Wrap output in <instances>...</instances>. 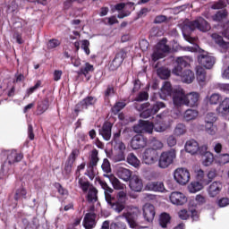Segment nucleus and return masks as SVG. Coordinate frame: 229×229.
<instances>
[{
    "label": "nucleus",
    "mask_w": 229,
    "mask_h": 229,
    "mask_svg": "<svg viewBox=\"0 0 229 229\" xmlns=\"http://www.w3.org/2000/svg\"><path fill=\"white\" fill-rule=\"evenodd\" d=\"M149 99V94L147 91H141L135 98L134 101L137 103H142V101H148Z\"/></svg>",
    "instance_id": "55"
},
{
    "label": "nucleus",
    "mask_w": 229,
    "mask_h": 229,
    "mask_svg": "<svg viewBox=\"0 0 229 229\" xmlns=\"http://www.w3.org/2000/svg\"><path fill=\"white\" fill-rule=\"evenodd\" d=\"M49 108V98L39 100L37 106V115H42L45 112H47Z\"/></svg>",
    "instance_id": "26"
},
{
    "label": "nucleus",
    "mask_w": 229,
    "mask_h": 229,
    "mask_svg": "<svg viewBox=\"0 0 229 229\" xmlns=\"http://www.w3.org/2000/svg\"><path fill=\"white\" fill-rule=\"evenodd\" d=\"M198 63L202 67H205V69H210L216 64V57L208 55L207 52H203L198 55Z\"/></svg>",
    "instance_id": "10"
},
{
    "label": "nucleus",
    "mask_w": 229,
    "mask_h": 229,
    "mask_svg": "<svg viewBox=\"0 0 229 229\" xmlns=\"http://www.w3.org/2000/svg\"><path fill=\"white\" fill-rule=\"evenodd\" d=\"M106 178H108L110 183L113 185V188L115 189V191H121V189H124V186L123 183H121V181L117 179L115 176L112 174H104Z\"/></svg>",
    "instance_id": "31"
},
{
    "label": "nucleus",
    "mask_w": 229,
    "mask_h": 229,
    "mask_svg": "<svg viewBox=\"0 0 229 229\" xmlns=\"http://www.w3.org/2000/svg\"><path fill=\"white\" fill-rule=\"evenodd\" d=\"M226 17H228V12L226 10H221L212 16V20L215 21V22H221V21H225Z\"/></svg>",
    "instance_id": "40"
},
{
    "label": "nucleus",
    "mask_w": 229,
    "mask_h": 229,
    "mask_svg": "<svg viewBox=\"0 0 229 229\" xmlns=\"http://www.w3.org/2000/svg\"><path fill=\"white\" fill-rule=\"evenodd\" d=\"M208 101L211 105H219L223 101V96L219 93H213L209 98Z\"/></svg>",
    "instance_id": "48"
},
{
    "label": "nucleus",
    "mask_w": 229,
    "mask_h": 229,
    "mask_svg": "<svg viewBox=\"0 0 229 229\" xmlns=\"http://www.w3.org/2000/svg\"><path fill=\"white\" fill-rule=\"evenodd\" d=\"M222 35L223 37H225V38H227V40H229V21H226L223 24Z\"/></svg>",
    "instance_id": "64"
},
{
    "label": "nucleus",
    "mask_w": 229,
    "mask_h": 229,
    "mask_svg": "<svg viewBox=\"0 0 229 229\" xmlns=\"http://www.w3.org/2000/svg\"><path fill=\"white\" fill-rule=\"evenodd\" d=\"M169 199L173 205H176L177 207L187 203V196L180 191H173L169 196Z\"/></svg>",
    "instance_id": "13"
},
{
    "label": "nucleus",
    "mask_w": 229,
    "mask_h": 229,
    "mask_svg": "<svg viewBox=\"0 0 229 229\" xmlns=\"http://www.w3.org/2000/svg\"><path fill=\"white\" fill-rule=\"evenodd\" d=\"M101 168L104 171V173H112V167L110 166V161H108L107 158H105L103 160Z\"/></svg>",
    "instance_id": "61"
},
{
    "label": "nucleus",
    "mask_w": 229,
    "mask_h": 229,
    "mask_svg": "<svg viewBox=\"0 0 229 229\" xmlns=\"http://www.w3.org/2000/svg\"><path fill=\"white\" fill-rule=\"evenodd\" d=\"M110 229H126V224L123 222H112L110 224Z\"/></svg>",
    "instance_id": "62"
},
{
    "label": "nucleus",
    "mask_w": 229,
    "mask_h": 229,
    "mask_svg": "<svg viewBox=\"0 0 229 229\" xmlns=\"http://www.w3.org/2000/svg\"><path fill=\"white\" fill-rule=\"evenodd\" d=\"M28 194V191H26V189L24 188H19L16 190V192L14 194V199L15 201H19L21 199L23 198V199H26V195Z\"/></svg>",
    "instance_id": "49"
},
{
    "label": "nucleus",
    "mask_w": 229,
    "mask_h": 229,
    "mask_svg": "<svg viewBox=\"0 0 229 229\" xmlns=\"http://www.w3.org/2000/svg\"><path fill=\"white\" fill-rule=\"evenodd\" d=\"M217 162L220 164V165H225L226 164H229V154L228 153H224V154H219L217 157Z\"/></svg>",
    "instance_id": "53"
},
{
    "label": "nucleus",
    "mask_w": 229,
    "mask_h": 229,
    "mask_svg": "<svg viewBox=\"0 0 229 229\" xmlns=\"http://www.w3.org/2000/svg\"><path fill=\"white\" fill-rule=\"evenodd\" d=\"M203 182H199V181L191 182V184L188 186V191L191 194H196V192H199L201 189H203Z\"/></svg>",
    "instance_id": "34"
},
{
    "label": "nucleus",
    "mask_w": 229,
    "mask_h": 229,
    "mask_svg": "<svg viewBox=\"0 0 229 229\" xmlns=\"http://www.w3.org/2000/svg\"><path fill=\"white\" fill-rule=\"evenodd\" d=\"M113 162H124L126 160V155L124 152L118 151L116 154L112 156Z\"/></svg>",
    "instance_id": "54"
},
{
    "label": "nucleus",
    "mask_w": 229,
    "mask_h": 229,
    "mask_svg": "<svg viewBox=\"0 0 229 229\" xmlns=\"http://www.w3.org/2000/svg\"><path fill=\"white\" fill-rule=\"evenodd\" d=\"M93 71L94 65L86 63L84 67L80 68V70L77 72V74H82L83 76H87L89 72H92Z\"/></svg>",
    "instance_id": "43"
},
{
    "label": "nucleus",
    "mask_w": 229,
    "mask_h": 229,
    "mask_svg": "<svg viewBox=\"0 0 229 229\" xmlns=\"http://www.w3.org/2000/svg\"><path fill=\"white\" fill-rule=\"evenodd\" d=\"M157 50L163 53V55H165V53H171V47L169 45H167V39L163 38L159 43L157 44Z\"/></svg>",
    "instance_id": "36"
},
{
    "label": "nucleus",
    "mask_w": 229,
    "mask_h": 229,
    "mask_svg": "<svg viewBox=\"0 0 229 229\" xmlns=\"http://www.w3.org/2000/svg\"><path fill=\"white\" fill-rule=\"evenodd\" d=\"M162 108H165V103L164 102L157 101L152 106L149 102L143 103L139 108V111L140 112V117L142 119H149L152 115L158 114Z\"/></svg>",
    "instance_id": "3"
},
{
    "label": "nucleus",
    "mask_w": 229,
    "mask_h": 229,
    "mask_svg": "<svg viewBox=\"0 0 229 229\" xmlns=\"http://www.w3.org/2000/svg\"><path fill=\"white\" fill-rule=\"evenodd\" d=\"M149 146H150V148H148L149 149H154L155 151H158L162 149V148H164V143L158 139L153 137L150 139Z\"/></svg>",
    "instance_id": "35"
},
{
    "label": "nucleus",
    "mask_w": 229,
    "mask_h": 229,
    "mask_svg": "<svg viewBox=\"0 0 229 229\" xmlns=\"http://www.w3.org/2000/svg\"><path fill=\"white\" fill-rule=\"evenodd\" d=\"M112 123H104L102 128L99 130V135H101L104 140H110L112 139Z\"/></svg>",
    "instance_id": "19"
},
{
    "label": "nucleus",
    "mask_w": 229,
    "mask_h": 229,
    "mask_svg": "<svg viewBox=\"0 0 229 229\" xmlns=\"http://www.w3.org/2000/svg\"><path fill=\"white\" fill-rule=\"evenodd\" d=\"M157 76L161 79V80H167L170 76H171V71H169V69L167 68H158L157 71Z\"/></svg>",
    "instance_id": "45"
},
{
    "label": "nucleus",
    "mask_w": 229,
    "mask_h": 229,
    "mask_svg": "<svg viewBox=\"0 0 229 229\" xmlns=\"http://www.w3.org/2000/svg\"><path fill=\"white\" fill-rule=\"evenodd\" d=\"M196 180L204 185H208V180L205 179V172L201 169L196 172Z\"/></svg>",
    "instance_id": "51"
},
{
    "label": "nucleus",
    "mask_w": 229,
    "mask_h": 229,
    "mask_svg": "<svg viewBox=\"0 0 229 229\" xmlns=\"http://www.w3.org/2000/svg\"><path fill=\"white\" fill-rule=\"evenodd\" d=\"M100 185L104 190L105 199L109 208H112V210L117 214H121V212L126 208V201H128V196L126 195V192L123 191H119L115 199V197L112 196L114 189L110 188V186H108L106 182H101Z\"/></svg>",
    "instance_id": "1"
},
{
    "label": "nucleus",
    "mask_w": 229,
    "mask_h": 229,
    "mask_svg": "<svg viewBox=\"0 0 229 229\" xmlns=\"http://www.w3.org/2000/svg\"><path fill=\"white\" fill-rule=\"evenodd\" d=\"M218 114H229V98H225V100L220 101L219 106L216 107Z\"/></svg>",
    "instance_id": "32"
},
{
    "label": "nucleus",
    "mask_w": 229,
    "mask_h": 229,
    "mask_svg": "<svg viewBox=\"0 0 229 229\" xmlns=\"http://www.w3.org/2000/svg\"><path fill=\"white\" fill-rule=\"evenodd\" d=\"M123 217H124L130 228L139 229V223H137V219H139V215L137 214V212H127L123 215Z\"/></svg>",
    "instance_id": "14"
},
{
    "label": "nucleus",
    "mask_w": 229,
    "mask_h": 229,
    "mask_svg": "<svg viewBox=\"0 0 229 229\" xmlns=\"http://www.w3.org/2000/svg\"><path fill=\"white\" fill-rule=\"evenodd\" d=\"M87 200L89 203H96V201H98V189H96L95 187L89 189Z\"/></svg>",
    "instance_id": "37"
},
{
    "label": "nucleus",
    "mask_w": 229,
    "mask_h": 229,
    "mask_svg": "<svg viewBox=\"0 0 229 229\" xmlns=\"http://www.w3.org/2000/svg\"><path fill=\"white\" fill-rule=\"evenodd\" d=\"M155 131L157 133H162L169 128V122L165 118H161L159 121H157L155 124Z\"/></svg>",
    "instance_id": "27"
},
{
    "label": "nucleus",
    "mask_w": 229,
    "mask_h": 229,
    "mask_svg": "<svg viewBox=\"0 0 229 229\" xmlns=\"http://www.w3.org/2000/svg\"><path fill=\"white\" fill-rule=\"evenodd\" d=\"M173 103L175 108H180V106H187V97L183 89H178L174 91Z\"/></svg>",
    "instance_id": "9"
},
{
    "label": "nucleus",
    "mask_w": 229,
    "mask_h": 229,
    "mask_svg": "<svg viewBox=\"0 0 229 229\" xmlns=\"http://www.w3.org/2000/svg\"><path fill=\"white\" fill-rule=\"evenodd\" d=\"M115 94V89H114V86L108 85L106 89L104 91V99L105 101H108L112 96Z\"/></svg>",
    "instance_id": "52"
},
{
    "label": "nucleus",
    "mask_w": 229,
    "mask_h": 229,
    "mask_svg": "<svg viewBox=\"0 0 229 229\" xmlns=\"http://www.w3.org/2000/svg\"><path fill=\"white\" fill-rule=\"evenodd\" d=\"M22 158H24V156L21 153H17V150H12L7 154V159L1 166L2 174H6V173L10 171V166L13 165V164H17V162H21Z\"/></svg>",
    "instance_id": "5"
},
{
    "label": "nucleus",
    "mask_w": 229,
    "mask_h": 229,
    "mask_svg": "<svg viewBox=\"0 0 229 229\" xmlns=\"http://www.w3.org/2000/svg\"><path fill=\"white\" fill-rule=\"evenodd\" d=\"M175 90L176 89H173L171 82L165 81L161 88V92L159 93V96H160L161 99L165 100L167 96H174Z\"/></svg>",
    "instance_id": "18"
},
{
    "label": "nucleus",
    "mask_w": 229,
    "mask_h": 229,
    "mask_svg": "<svg viewBox=\"0 0 229 229\" xmlns=\"http://www.w3.org/2000/svg\"><path fill=\"white\" fill-rule=\"evenodd\" d=\"M117 176L120 180H123V182H130L131 180V171L127 168H119Z\"/></svg>",
    "instance_id": "30"
},
{
    "label": "nucleus",
    "mask_w": 229,
    "mask_h": 229,
    "mask_svg": "<svg viewBox=\"0 0 229 229\" xmlns=\"http://www.w3.org/2000/svg\"><path fill=\"white\" fill-rule=\"evenodd\" d=\"M195 30H199L202 33H207V31H210L211 27L210 23L205 20V18L199 16L195 20L186 22L182 27V36L187 40L189 36Z\"/></svg>",
    "instance_id": "2"
},
{
    "label": "nucleus",
    "mask_w": 229,
    "mask_h": 229,
    "mask_svg": "<svg viewBox=\"0 0 229 229\" xmlns=\"http://www.w3.org/2000/svg\"><path fill=\"white\" fill-rule=\"evenodd\" d=\"M126 106V103L124 102H116L114 106L112 107L113 114H119L123 108Z\"/></svg>",
    "instance_id": "60"
},
{
    "label": "nucleus",
    "mask_w": 229,
    "mask_h": 229,
    "mask_svg": "<svg viewBox=\"0 0 229 229\" xmlns=\"http://www.w3.org/2000/svg\"><path fill=\"white\" fill-rule=\"evenodd\" d=\"M187 58L189 57L180 56L176 58V65L173 69V74H182V71H183L185 67L189 66V62H187Z\"/></svg>",
    "instance_id": "16"
},
{
    "label": "nucleus",
    "mask_w": 229,
    "mask_h": 229,
    "mask_svg": "<svg viewBox=\"0 0 229 229\" xmlns=\"http://www.w3.org/2000/svg\"><path fill=\"white\" fill-rule=\"evenodd\" d=\"M146 146H148V138L144 137V135L138 134L132 137L131 140V148L132 149H142Z\"/></svg>",
    "instance_id": "12"
},
{
    "label": "nucleus",
    "mask_w": 229,
    "mask_h": 229,
    "mask_svg": "<svg viewBox=\"0 0 229 229\" xmlns=\"http://www.w3.org/2000/svg\"><path fill=\"white\" fill-rule=\"evenodd\" d=\"M221 189H223V184L220 182H212L208 188L210 198H216L221 192Z\"/></svg>",
    "instance_id": "23"
},
{
    "label": "nucleus",
    "mask_w": 229,
    "mask_h": 229,
    "mask_svg": "<svg viewBox=\"0 0 229 229\" xmlns=\"http://www.w3.org/2000/svg\"><path fill=\"white\" fill-rule=\"evenodd\" d=\"M143 217L148 221V223H153V219H155V206L153 204L146 203L143 206Z\"/></svg>",
    "instance_id": "15"
},
{
    "label": "nucleus",
    "mask_w": 229,
    "mask_h": 229,
    "mask_svg": "<svg viewBox=\"0 0 229 229\" xmlns=\"http://www.w3.org/2000/svg\"><path fill=\"white\" fill-rule=\"evenodd\" d=\"M142 162L147 165H153L158 162V151L153 148H146L142 154Z\"/></svg>",
    "instance_id": "8"
},
{
    "label": "nucleus",
    "mask_w": 229,
    "mask_h": 229,
    "mask_svg": "<svg viewBox=\"0 0 229 229\" xmlns=\"http://www.w3.org/2000/svg\"><path fill=\"white\" fill-rule=\"evenodd\" d=\"M196 76H197V81H199V83H205V78L207 76V72L204 70L203 67L197 66L196 67Z\"/></svg>",
    "instance_id": "38"
},
{
    "label": "nucleus",
    "mask_w": 229,
    "mask_h": 229,
    "mask_svg": "<svg viewBox=\"0 0 229 229\" xmlns=\"http://www.w3.org/2000/svg\"><path fill=\"white\" fill-rule=\"evenodd\" d=\"M185 121H192L198 117V111L194 109H188L183 115Z\"/></svg>",
    "instance_id": "47"
},
{
    "label": "nucleus",
    "mask_w": 229,
    "mask_h": 229,
    "mask_svg": "<svg viewBox=\"0 0 229 229\" xmlns=\"http://www.w3.org/2000/svg\"><path fill=\"white\" fill-rule=\"evenodd\" d=\"M82 225L85 229H92L96 227V214L87 213L84 216Z\"/></svg>",
    "instance_id": "20"
},
{
    "label": "nucleus",
    "mask_w": 229,
    "mask_h": 229,
    "mask_svg": "<svg viewBox=\"0 0 229 229\" xmlns=\"http://www.w3.org/2000/svg\"><path fill=\"white\" fill-rule=\"evenodd\" d=\"M129 187L134 192H140L144 184H142V180L139 176L133 175L130 180Z\"/></svg>",
    "instance_id": "17"
},
{
    "label": "nucleus",
    "mask_w": 229,
    "mask_h": 229,
    "mask_svg": "<svg viewBox=\"0 0 229 229\" xmlns=\"http://www.w3.org/2000/svg\"><path fill=\"white\" fill-rule=\"evenodd\" d=\"M174 158H176V150L174 148L164 151L157 158V165L160 169H167L169 165H173Z\"/></svg>",
    "instance_id": "4"
},
{
    "label": "nucleus",
    "mask_w": 229,
    "mask_h": 229,
    "mask_svg": "<svg viewBox=\"0 0 229 229\" xmlns=\"http://www.w3.org/2000/svg\"><path fill=\"white\" fill-rule=\"evenodd\" d=\"M35 221H37L36 218H33L32 222L30 223L28 218H23L22 223L25 229H37V224H35Z\"/></svg>",
    "instance_id": "57"
},
{
    "label": "nucleus",
    "mask_w": 229,
    "mask_h": 229,
    "mask_svg": "<svg viewBox=\"0 0 229 229\" xmlns=\"http://www.w3.org/2000/svg\"><path fill=\"white\" fill-rule=\"evenodd\" d=\"M61 42L60 40L56 38H52L48 41L47 47L48 49H55L60 46Z\"/></svg>",
    "instance_id": "63"
},
{
    "label": "nucleus",
    "mask_w": 229,
    "mask_h": 229,
    "mask_svg": "<svg viewBox=\"0 0 229 229\" xmlns=\"http://www.w3.org/2000/svg\"><path fill=\"white\" fill-rule=\"evenodd\" d=\"M138 126L141 128L146 133H153V131H155V124L153 123H150L148 121L140 120Z\"/></svg>",
    "instance_id": "28"
},
{
    "label": "nucleus",
    "mask_w": 229,
    "mask_h": 229,
    "mask_svg": "<svg viewBox=\"0 0 229 229\" xmlns=\"http://www.w3.org/2000/svg\"><path fill=\"white\" fill-rule=\"evenodd\" d=\"M79 187L84 192H89V187H90V182L86 181L83 177L79 178L78 181Z\"/></svg>",
    "instance_id": "50"
},
{
    "label": "nucleus",
    "mask_w": 229,
    "mask_h": 229,
    "mask_svg": "<svg viewBox=\"0 0 229 229\" xmlns=\"http://www.w3.org/2000/svg\"><path fill=\"white\" fill-rule=\"evenodd\" d=\"M217 121V116H216L215 113H208L205 117L206 124H214Z\"/></svg>",
    "instance_id": "59"
},
{
    "label": "nucleus",
    "mask_w": 229,
    "mask_h": 229,
    "mask_svg": "<svg viewBox=\"0 0 229 229\" xmlns=\"http://www.w3.org/2000/svg\"><path fill=\"white\" fill-rule=\"evenodd\" d=\"M198 101H199V93L192 91L186 94V106H198Z\"/></svg>",
    "instance_id": "21"
},
{
    "label": "nucleus",
    "mask_w": 229,
    "mask_h": 229,
    "mask_svg": "<svg viewBox=\"0 0 229 229\" xmlns=\"http://www.w3.org/2000/svg\"><path fill=\"white\" fill-rule=\"evenodd\" d=\"M98 162H99V157H98V150H93L88 165L97 167Z\"/></svg>",
    "instance_id": "56"
},
{
    "label": "nucleus",
    "mask_w": 229,
    "mask_h": 229,
    "mask_svg": "<svg viewBox=\"0 0 229 229\" xmlns=\"http://www.w3.org/2000/svg\"><path fill=\"white\" fill-rule=\"evenodd\" d=\"M40 87H42V81H38L34 86L27 89L25 98H30V96H31V94H34V92H37V90H38Z\"/></svg>",
    "instance_id": "46"
},
{
    "label": "nucleus",
    "mask_w": 229,
    "mask_h": 229,
    "mask_svg": "<svg viewBox=\"0 0 229 229\" xmlns=\"http://www.w3.org/2000/svg\"><path fill=\"white\" fill-rule=\"evenodd\" d=\"M184 148L187 153H190L191 155H196V153H198V149H199V144H198V141L195 140H190L186 141Z\"/></svg>",
    "instance_id": "24"
},
{
    "label": "nucleus",
    "mask_w": 229,
    "mask_h": 229,
    "mask_svg": "<svg viewBox=\"0 0 229 229\" xmlns=\"http://www.w3.org/2000/svg\"><path fill=\"white\" fill-rule=\"evenodd\" d=\"M78 155H80L79 149L72 150L66 162L64 163L63 174L64 175V178L66 180H69V178L71 177V174L72 173V167L74 165V162H76V158H78Z\"/></svg>",
    "instance_id": "6"
},
{
    "label": "nucleus",
    "mask_w": 229,
    "mask_h": 229,
    "mask_svg": "<svg viewBox=\"0 0 229 229\" xmlns=\"http://www.w3.org/2000/svg\"><path fill=\"white\" fill-rule=\"evenodd\" d=\"M205 131L208 135H216L217 132V126L214 125V123H206Z\"/></svg>",
    "instance_id": "58"
},
{
    "label": "nucleus",
    "mask_w": 229,
    "mask_h": 229,
    "mask_svg": "<svg viewBox=\"0 0 229 229\" xmlns=\"http://www.w3.org/2000/svg\"><path fill=\"white\" fill-rule=\"evenodd\" d=\"M98 103L96 97L88 96L76 105L75 112H81V110H89L90 106H94Z\"/></svg>",
    "instance_id": "11"
},
{
    "label": "nucleus",
    "mask_w": 229,
    "mask_h": 229,
    "mask_svg": "<svg viewBox=\"0 0 229 229\" xmlns=\"http://www.w3.org/2000/svg\"><path fill=\"white\" fill-rule=\"evenodd\" d=\"M148 191H153L154 192H164L165 188L164 187V182H152L147 185Z\"/></svg>",
    "instance_id": "33"
},
{
    "label": "nucleus",
    "mask_w": 229,
    "mask_h": 229,
    "mask_svg": "<svg viewBox=\"0 0 229 229\" xmlns=\"http://www.w3.org/2000/svg\"><path fill=\"white\" fill-rule=\"evenodd\" d=\"M127 164H130V165H132V167H139V165H140V161L137 156H135V154L130 153L127 156Z\"/></svg>",
    "instance_id": "42"
},
{
    "label": "nucleus",
    "mask_w": 229,
    "mask_h": 229,
    "mask_svg": "<svg viewBox=\"0 0 229 229\" xmlns=\"http://www.w3.org/2000/svg\"><path fill=\"white\" fill-rule=\"evenodd\" d=\"M171 223V216L167 213H162L159 216V225L162 228H167V225Z\"/></svg>",
    "instance_id": "39"
},
{
    "label": "nucleus",
    "mask_w": 229,
    "mask_h": 229,
    "mask_svg": "<svg viewBox=\"0 0 229 229\" xmlns=\"http://www.w3.org/2000/svg\"><path fill=\"white\" fill-rule=\"evenodd\" d=\"M126 58V51L124 49H121L114 56V58L112 61L111 65L114 69H117V67H121V64L123 62H124V59Z\"/></svg>",
    "instance_id": "22"
},
{
    "label": "nucleus",
    "mask_w": 229,
    "mask_h": 229,
    "mask_svg": "<svg viewBox=\"0 0 229 229\" xmlns=\"http://www.w3.org/2000/svg\"><path fill=\"white\" fill-rule=\"evenodd\" d=\"M175 76H180L183 83H192L194 81V72L191 70H182L181 74H175Z\"/></svg>",
    "instance_id": "25"
},
{
    "label": "nucleus",
    "mask_w": 229,
    "mask_h": 229,
    "mask_svg": "<svg viewBox=\"0 0 229 229\" xmlns=\"http://www.w3.org/2000/svg\"><path fill=\"white\" fill-rule=\"evenodd\" d=\"M174 179L179 185H187L191 180V173L186 168H177L174 172Z\"/></svg>",
    "instance_id": "7"
},
{
    "label": "nucleus",
    "mask_w": 229,
    "mask_h": 229,
    "mask_svg": "<svg viewBox=\"0 0 229 229\" xmlns=\"http://www.w3.org/2000/svg\"><path fill=\"white\" fill-rule=\"evenodd\" d=\"M187 133V127L183 123H177L174 130V134L176 137H182V135H185Z\"/></svg>",
    "instance_id": "41"
},
{
    "label": "nucleus",
    "mask_w": 229,
    "mask_h": 229,
    "mask_svg": "<svg viewBox=\"0 0 229 229\" xmlns=\"http://www.w3.org/2000/svg\"><path fill=\"white\" fill-rule=\"evenodd\" d=\"M202 164L206 167H208V165H212V162H214V154L211 152H206L204 156H202Z\"/></svg>",
    "instance_id": "44"
},
{
    "label": "nucleus",
    "mask_w": 229,
    "mask_h": 229,
    "mask_svg": "<svg viewBox=\"0 0 229 229\" xmlns=\"http://www.w3.org/2000/svg\"><path fill=\"white\" fill-rule=\"evenodd\" d=\"M211 38H213V40H215L216 44L219 46V47H222V49H228L229 44L228 42L225 41V39H223V37L221 35L217 33H213L211 34Z\"/></svg>",
    "instance_id": "29"
}]
</instances>
